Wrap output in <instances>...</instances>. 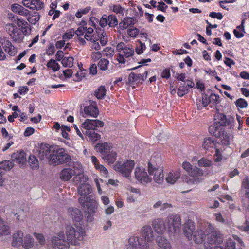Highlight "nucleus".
I'll use <instances>...</instances> for the list:
<instances>
[{"label":"nucleus","instance_id":"obj_1","mask_svg":"<svg viewBox=\"0 0 249 249\" xmlns=\"http://www.w3.org/2000/svg\"><path fill=\"white\" fill-rule=\"evenodd\" d=\"M195 230V223L188 220L183 226V232L189 240L200 244L204 242L205 249H222L219 244L222 241L220 232L209 223Z\"/></svg>","mask_w":249,"mask_h":249},{"label":"nucleus","instance_id":"obj_2","mask_svg":"<svg viewBox=\"0 0 249 249\" xmlns=\"http://www.w3.org/2000/svg\"><path fill=\"white\" fill-rule=\"evenodd\" d=\"M84 231L81 227L74 228L71 225H67L66 227V235L68 241L66 240L64 232L58 233L56 236L51 238V246L53 248L57 247L59 249H68L69 245H79L80 242L83 239Z\"/></svg>","mask_w":249,"mask_h":249},{"label":"nucleus","instance_id":"obj_3","mask_svg":"<svg viewBox=\"0 0 249 249\" xmlns=\"http://www.w3.org/2000/svg\"><path fill=\"white\" fill-rule=\"evenodd\" d=\"M9 18L15 23H9L6 25V29L13 41H23L24 36H28L31 32V27L24 19L19 18L14 14H9Z\"/></svg>","mask_w":249,"mask_h":249},{"label":"nucleus","instance_id":"obj_4","mask_svg":"<svg viewBox=\"0 0 249 249\" xmlns=\"http://www.w3.org/2000/svg\"><path fill=\"white\" fill-rule=\"evenodd\" d=\"M180 217L177 215H171L165 220L156 219L152 221V227L156 233L163 234L167 230L170 235H174L180 231L181 226Z\"/></svg>","mask_w":249,"mask_h":249},{"label":"nucleus","instance_id":"obj_5","mask_svg":"<svg viewBox=\"0 0 249 249\" xmlns=\"http://www.w3.org/2000/svg\"><path fill=\"white\" fill-rule=\"evenodd\" d=\"M71 160V157L65 152L63 148L57 150H52L48 158L50 164L55 166L60 164L68 162Z\"/></svg>","mask_w":249,"mask_h":249},{"label":"nucleus","instance_id":"obj_6","mask_svg":"<svg viewBox=\"0 0 249 249\" xmlns=\"http://www.w3.org/2000/svg\"><path fill=\"white\" fill-rule=\"evenodd\" d=\"M134 166L135 162L134 160H127L124 162H117L114 166V169L124 177L130 179V175Z\"/></svg>","mask_w":249,"mask_h":249},{"label":"nucleus","instance_id":"obj_7","mask_svg":"<svg viewBox=\"0 0 249 249\" xmlns=\"http://www.w3.org/2000/svg\"><path fill=\"white\" fill-rule=\"evenodd\" d=\"M78 202L82 207L87 208V213L90 215L94 214L98 208V204L96 202L89 196L80 197L78 199Z\"/></svg>","mask_w":249,"mask_h":249},{"label":"nucleus","instance_id":"obj_8","mask_svg":"<svg viewBox=\"0 0 249 249\" xmlns=\"http://www.w3.org/2000/svg\"><path fill=\"white\" fill-rule=\"evenodd\" d=\"M201 97L196 100L197 107L198 109L206 107L209 104H216L219 102L218 94H201Z\"/></svg>","mask_w":249,"mask_h":249},{"label":"nucleus","instance_id":"obj_9","mask_svg":"<svg viewBox=\"0 0 249 249\" xmlns=\"http://www.w3.org/2000/svg\"><path fill=\"white\" fill-rule=\"evenodd\" d=\"M148 172L150 176H153V179L158 184H161L164 180L162 167H157L151 162L148 163Z\"/></svg>","mask_w":249,"mask_h":249},{"label":"nucleus","instance_id":"obj_10","mask_svg":"<svg viewBox=\"0 0 249 249\" xmlns=\"http://www.w3.org/2000/svg\"><path fill=\"white\" fill-rule=\"evenodd\" d=\"M141 235L142 237L144 243L148 244V249H150L153 245L154 240V233L151 226H143L141 230Z\"/></svg>","mask_w":249,"mask_h":249},{"label":"nucleus","instance_id":"obj_11","mask_svg":"<svg viewBox=\"0 0 249 249\" xmlns=\"http://www.w3.org/2000/svg\"><path fill=\"white\" fill-rule=\"evenodd\" d=\"M134 175L135 178L142 184L148 183L152 181L151 178L148 175L145 168L142 167H137L135 169Z\"/></svg>","mask_w":249,"mask_h":249},{"label":"nucleus","instance_id":"obj_12","mask_svg":"<svg viewBox=\"0 0 249 249\" xmlns=\"http://www.w3.org/2000/svg\"><path fill=\"white\" fill-rule=\"evenodd\" d=\"M183 169L192 177H199L204 175V171L196 166H193L188 161H184L182 164Z\"/></svg>","mask_w":249,"mask_h":249},{"label":"nucleus","instance_id":"obj_13","mask_svg":"<svg viewBox=\"0 0 249 249\" xmlns=\"http://www.w3.org/2000/svg\"><path fill=\"white\" fill-rule=\"evenodd\" d=\"M128 249H149L148 244L144 243L142 238L132 236L128 240Z\"/></svg>","mask_w":249,"mask_h":249},{"label":"nucleus","instance_id":"obj_14","mask_svg":"<svg viewBox=\"0 0 249 249\" xmlns=\"http://www.w3.org/2000/svg\"><path fill=\"white\" fill-rule=\"evenodd\" d=\"M104 123L99 120L86 119L81 124L82 129L86 130H95L97 127H102Z\"/></svg>","mask_w":249,"mask_h":249},{"label":"nucleus","instance_id":"obj_15","mask_svg":"<svg viewBox=\"0 0 249 249\" xmlns=\"http://www.w3.org/2000/svg\"><path fill=\"white\" fill-rule=\"evenodd\" d=\"M215 122L209 126V131L211 135L215 137H219L225 131V127L221 123V121L217 120L214 117Z\"/></svg>","mask_w":249,"mask_h":249},{"label":"nucleus","instance_id":"obj_16","mask_svg":"<svg viewBox=\"0 0 249 249\" xmlns=\"http://www.w3.org/2000/svg\"><path fill=\"white\" fill-rule=\"evenodd\" d=\"M83 170L81 164H77V170L75 173V177L73 178V181L77 185L82 184H86L88 178L87 176L83 173Z\"/></svg>","mask_w":249,"mask_h":249},{"label":"nucleus","instance_id":"obj_17","mask_svg":"<svg viewBox=\"0 0 249 249\" xmlns=\"http://www.w3.org/2000/svg\"><path fill=\"white\" fill-rule=\"evenodd\" d=\"M217 120L221 121V123L225 127L226 126H229L230 129H232L234 126L235 120L232 117H227L224 114L220 113H216L214 115Z\"/></svg>","mask_w":249,"mask_h":249},{"label":"nucleus","instance_id":"obj_18","mask_svg":"<svg viewBox=\"0 0 249 249\" xmlns=\"http://www.w3.org/2000/svg\"><path fill=\"white\" fill-rule=\"evenodd\" d=\"M84 112L87 116L96 118L99 114V111L96 102L90 101L89 105L84 107Z\"/></svg>","mask_w":249,"mask_h":249},{"label":"nucleus","instance_id":"obj_19","mask_svg":"<svg viewBox=\"0 0 249 249\" xmlns=\"http://www.w3.org/2000/svg\"><path fill=\"white\" fill-rule=\"evenodd\" d=\"M138 22V19L135 17H126L119 23V28L121 30H124L128 27H133Z\"/></svg>","mask_w":249,"mask_h":249},{"label":"nucleus","instance_id":"obj_20","mask_svg":"<svg viewBox=\"0 0 249 249\" xmlns=\"http://www.w3.org/2000/svg\"><path fill=\"white\" fill-rule=\"evenodd\" d=\"M144 81L143 76L141 74H136L133 72L130 73L128 78V82L133 89L135 88L134 84H142Z\"/></svg>","mask_w":249,"mask_h":249},{"label":"nucleus","instance_id":"obj_21","mask_svg":"<svg viewBox=\"0 0 249 249\" xmlns=\"http://www.w3.org/2000/svg\"><path fill=\"white\" fill-rule=\"evenodd\" d=\"M24 234L21 231H16L12 235V246L19 248L21 246L24 238Z\"/></svg>","mask_w":249,"mask_h":249},{"label":"nucleus","instance_id":"obj_22","mask_svg":"<svg viewBox=\"0 0 249 249\" xmlns=\"http://www.w3.org/2000/svg\"><path fill=\"white\" fill-rule=\"evenodd\" d=\"M77 170V164L74 166L73 168H65L60 172V178L64 181H68L73 175H75Z\"/></svg>","mask_w":249,"mask_h":249},{"label":"nucleus","instance_id":"obj_23","mask_svg":"<svg viewBox=\"0 0 249 249\" xmlns=\"http://www.w3.org/2000/svg\"><path fill=\"white\" fill-rule=\"evenodd\" d=\"M69 215L75 221L79 222L83 219L82 212L78 209L75 208H69L68 209Z\"/></svg>","mask_w":249,"mask_h":249},{"label":"nucleus","instance_id":"obj_24","mask_svg":"<svg viewBox=\"0 0 249 249\" xmlns=\"http://www.w3.org/2000/svg\"><path fill=\"white\" fill-rule=\"evenodd\" d=\"M11 10L15 14L25 16L29 14L30 11L18 3H14L11 6Z\"/></svg>","mask_w":249,"mask_h":249},{"label":"nucleus","instance_id":"obj_25","mask_svg":"<svg viewBox=\"0 0 249 249\" xmlns=\"http://www.w3.org/2000/svg\"><path fill=\"white\" fill-rule=\"evenodd\" d=\"M92 192L91 186L88 184H82L77 188V192L82 197L89 196V195Z\"/></svg>","mask_w":249,"mask_h":249},{"label":"nucleus","instance_id":"obj_26","mask_svg":"<svg viewBox=\"0 0 249 249\" xmlns=\"http://www.w3.org/2000/svg\"><path fill=\"white\" fill-rule=\"evenodd\" d=\"M51 148L48 145H42L39 148V150L38 152V156L41 160L47 159L48 160V158L50 154L52 153Z\"/></svg>","mask_w":249,"mask_h":249},{"label":"nucleus","instance_id":"obj_27","mask_svg":"<svg viewBox=\"0 0 249 249\" xmlns=\"http://www.w3.org/2000/svg\"><path fill=\"white\" fill-rule=\"evenodd\" d=\"M35 240L31 235L26 234L23 238L21 246L24 249H30L35 246Z\"/></svg>","mask_w":249,"mask_h":249},{"label":"nucleus","instance_id":"obj_28","mask_svg":"<svg viewBox=\"0 0 249 249\" xmlns=\"http://www.w3.org/2000/svg\"><path fill=\"white\" fill-rule=\"evenodd\" d=\"M11 232V231L8 223L0 217V237L9 235Z\"/></svg>","mask_w":249,"mask_h":249},{"label":"nucleus","instance_id":"obj_29","mask_svg":"<svg viewBox=\"0 0 249 249\" xmlns=\"http://www.w3.org/2000/svg\"><path fill=\"white\" fill-rule=\"evenodd\" d=\"M180 177V172L179 170L172 171L168 174L165 178V180L167 183L173 184L179 179Z\"/></svg>","mask_w":249,"mask_h":249},{"label":"nucleus","instance_id":"obj_30","mask_svg":"<svg viewBox=\"0 0 249 249\" xmlns=\"http://www.w3.org/2000/svg\"><path fill=\"white\" fill-rule=\"evenodd\" d=\"M12 160L19 163H23L26 162V158L25 153L23 151H17L12 155Z\"/></svg>","mask_w":249,"mask_h":249},{"label":"nucleus","instance_id":"obj_31","mask_svg":"<svg viewBox=\"0 0 249 249\" xmlns=\"http://www.w3.org/2000/svg\"><path fill=\"white\" fill-rule=\"evenodd\" d=\"M202 147L207 150H211V149H216V152H218V149L216 148V144L214 140L210 137L204 139Z\"/></svg>","mask_w":249,"mask_h":249},{"label":"nucleus","instance_id":"obj_32","mask_svg":"<svg viewBox=\"0 0 249 249\" xmlns=\"http://www.w3.org/2000/svg\"><path fill=\"white\" fill-rule=\"evenodd\" d=\"M19 204L17 203L13 204L11 206V213H13L14 216H16V219L18 221H19L21 219V216L23 213V209L20 207H19Z\"/></svg>","mask_w":249,"mask_h":249},{"label":"nucleus","instance_id":"obj_33","mask_svg":"<svg viewBox=\"0 0 249 249\" xmlns=\"http://www.w3.org/2000/svg\"><path fill=\"white\" fill-rule=\"evenodd\" d=\"M159 247L161 249H170L171 246L170 243L162 236H158L156 239Z\"/></svg>","mask_w":249,"mask_h":249},{"label":"nucleus","instance_id":"obj_34","mask_svg":"<svg viewBox=\"0 0 249 249\" xmlns=\"http://www.w3.org/2000/svg\"><path fill=\"white\" fill-rule=\"evenodd\" d=\"M3 48L5 51L11 56H15L17 53L16 48L9 40L4 42Z\"/></svg>","mask_w":249,"mask_h":249},{"label":"nucleus","instance_id":"obj_35","mask_svg":"<svg viewBox=\"0 0 249 249\" xmlns=\"http://www.w3.org/2000/svg\"><path fill=\"white\" fill-rule=\"evenodd\" d=\"M97 148L100 152L102 157L105 155L108 154L111 150H112V146L111 144L104 143L99 144L97 145Z\"/></svg>","mask_w":249,"mask_h":249},{"label":"nucleus","instance_id":"obj_36","mask_svg":"<svg viewBox=\"0 0 249 249\" xmlns=\"http://www.w3.org/2000/svg\"><path fill=\"white\" fill-rule=\"evenodd\" d=\"M241 190V191L244 193L245 197L247 198L249 201V181L248 178L247 177L242 181Z\"/></svg>","mask_w":249,"mask_h":249},{"label":"nucleus","instance_id":"obj_37","mask_svg":"<svg viewBox=\"0 0 249 249\" xmlns=\"http://www.w3.org/2000/svg\"><path fill=\"white\" fill-rule=\"evenodd\" d=\"M218 138L220 139V142L222 145L228 146L230 144L231 140L232 137L230 133H227L225 130Z\"/></svg>","mask_w":249,"mask_h":249},{"label":"nucleus","instance_id":"obj_38","mask_svg":"<svg viewBox=\"0 0 249 249\" xmlns=\"http://www.w3.org/2000/svg\"><path fill=\"white\" fill-rule=\"evenodd\" d=\"M33 235L38 241V242L36 244V248L39 249L40 247L45 245V239L42 234L34 232Z\"/></svg>","mask_w":249,"mask_h":249},{"label":"nucleus","instance_id":"obj_39","mask_svg":"<svg viewBox=\"0 0 249 249\" xmlns=\"http://www.w3.org/2000/svg\"><path fill=\"white\" fill-rule=\"evenodd\" d=\"M116 152L112 150L108 154L103 156L102 158L108 163H112L116 160Z\"/></svg>","mask_w":249,"mask_h":249},{"label":"nucleus","instance_id":"obj_40","mask_svg":"<svg viewBox=\"0 0 249 249\" xmlns=\"http://www.w3.org/2000/svg\"><path fill=\"white\" fill-rule=\"evenodd\" d=\"M48 68L51 69L53 72H56L59 71L60 69V66L57 62L54 59L52 58L50 59L46 64Z\"/></svg>","mask_w":249,"mask_h":249},{"label":"nucleus","instance_id":"obj_41","mask_svg":"<svg viewBox=\"0 0 249 249\" xmlns=\"http://www.w3.org/2000/svg\"><path fill=\"white\" fill-rule=\"evenodd\" d=\"M74 58L72 56L65 57L61 61L63 67L71 68L73 65Z\"/></svg>","mask_w":249,"mask_h":249},{"label":"nucleus","instance_id":"obj_42","mask_svg":"<svg viewBox=\"0 0 249 249\" xmlns=\"http://www.w3.org/2000/svg\"><path fill=\"white\" fill-rule=\"evenodd\" d=\"M28 162L31 168L36 169L39 167L38 160L34 155H30L28 158Z\"/></svg>","mask_w":249,"mask_h":249},{"label":"nucleus","instance_id":"obj_43","mask_svg":"<svg viewBox=\"0 0 249 249\" xmlns=\"http://www.w3.org/2000/svg\"><path fill=\"white\" fill-rule=\"evenodd\" d=\"M197 164L200 167H209L213 164V161L205 158H202L198 160Z\"/></svg>","mask_w":249,"mask_h":249},{"label":"nucleus","instance_id":"obj_44","mask_svg":"<svg viewBox=\"0 0 249 249\" xmlns=\"http://www.w3.org/2000/svg\"><path fill=\"white\" fill-rule=\"evenodd\" d=\"M88 71L84 69L79 70L75 74V78L73 79L74 81L79 82L81 81L84 77H85L87 75Z\"/></svg>","mask_w":249,"mask_h":249},{"label":"nucleus","instance_id":"obj_45","mask_svg":"<svg viewBox=\"0 0 249 249\" xmlns=\"http://www.w3.org/2000/svg\"><path fill=\"white\" fill-rule=\"evenodd\" d=\"M155 209L160 208L161 211H164L167 209L172 207V205L168 203H164L161 201H157L153 206Z\"/></svg>","mask_w":249,"mask_h":249},{"label":"nucleus","instance_id":"obj_46","mask_svg":"<svg viewBox=\"0 0 249 249\" xmlns=\"http://www.w3.org/2000/svg\"><path fill=\"white\" fill-rule=\"evenodd\" d=\"M94 130L85 131L86 135L92 141H96L100 138V135L96 133Z\"/></svg>","mask_w":249,"mask_h":249},{"label":"nucleus","instance_id":"obj_47","mask_svg":"<svg viewBox=\"0 0 249 249\" xmlns=\"http://www.w3.org/2000/svg\"><path fill=\"white\" fill-rule=\"evenodd\" d=\"M14 166L13 161L11 160H4L0 162V169L4 170H9Z\"/></svg>","mask_w":249,"mask_h":249},{"label":"nucleus","instance_id":"obj_48","mask_svg":"<svg viewBox=\"0 0 249 249\" xmlns=\"http://www.w3.org/2000/svg\"><path fill=\"white\" fill-rule=\"evenodd\" d=\"M220 235L222 237V240H223L222 235L221 234H220ZM222 242H223V241H222V242L219 244V246H220L221 247L222 249H235V243L232 239H230L226 241V243L225 245L224 248L223 246H222Z\"/></svg>","mask_w":249,"mask_h":249},{"label":"nucleus","instance_id":"obj_49","mask_svg":"<svg viewBox=\"0 0 249 249\" xmlns=\"http://www.w3.org/2000/svg\"><path fill=\"white\" fill-rule=\"evenodd\" d=\"M108 25L110 27H114L118 24L117 17L113 14H110L108 16Z\"/></svg>","mask_w":249,"mask_h":249},{"label":"nucleus","instance_id":"obj_50","mask_svg":"<svg viewBox=\"0 0 249 249\" xmlns=\"http://www.w3.org/2000/svg\"><path fill=\"white\" fill-rule=\"evenodd\" d=\"M109 63V62L107 59L101 58L98 63V66L100 70L106 71L108 68Z\"/></svg>","mask_w":249,"mask_h":249},{"label":"nucleus","instance_id":"obj_51","mask_svg":"<svg viewBox=\"0 0 249 249\" xmlns=\"http://www.w3.org/2000/svg\"><path fill=\"white\" fill-rule=\"evenodd\" d=\"M112 10L114 13L119 14L123 16L124 15V11L125 10V9L120 4H114L112 6Z\"/></svg>","mask_w":249,"mask_h":249},{"label":"nucleus","instance_id":"obj_52","mask_svg":"<svg viewBox=\"0 0 249 249\" xmlns=\"http://www.w3.org/2000/svg\"><path fill=\"white\" fill-rule=\"evenodd\" d=\"M133 28H129L127 30L128 35L130 37L135 38L139 35L140 30L138 28L132 27Z\"/></svg>","mask_w":249,"mask_h":249},{"label":"nucleus","instance_id":"obj_53","mask_svg":"<svg viewBox=\"0 0 249 249\" xmlns=\"http://www.w3.org/2000/svg\"><path fill=\"white\" fill-rule=\"evenodd\" d=\"M60 131L61 135L63 138L66 139H69V135L68 132L71 131L70 127L62 125L61 126Z\"/></svg>","mask_w":249,"mask_h":249},{"label":"nucleus","instance_id":"obj_54","mask_svg":"<svg viewBox=\"0 0 249 249\" xmlns=\"http://www.w3.org/2000/svg\"><path fill=\"white\" fill-rule=\"evenodd\" d=\"M137 42L140 43V46H137L135 48V52L137 54L140 55L143 53L146 47L145 43L142 42L141 40H138Z\"/></svg>","mask_w":249,"mask_h":249},{"label":"nucleus","instance_id":"obj_55","mask_svg":"<svg viewBox=\"0 0 249 249\" xmlns=\"http://www.w3.org/2000/svg\"><path fill=\"white\" fill-rule=\"evenodd\" d=\"M55 52L54 45L53 43H50L49 45L46 50L45 54H47L48 56H51L54 54Z\"/></svg>","mask_w":249,"mask_h":249},{"label":"nucleus","instance_id":"obj_56","mask_svg":"<svg viewBox=\"0 0 249 249\" xmlns=\"http://www.w3.org/2000/svg\"><path fill=\"white\" fill-rule=\"evenodd\" d=\"M108 16L105 14L103 15L101 18L100 20H98V22L99 23L100 26L102 28L105 27L107 25H108Z\"/></svg>","mask_w":249,"mask_h":249},{"label":"nucleus","instance_id":"obj_57","mask_svg":"<svg viewBox=\"0 0 249 249\" xmlns=\"http://www.w3.org/2000/svg\"><path fill=\"white\" fill-rule=\"evenodd\" d=\"M74 35V29L71 28L70 31L66 32L63 35L62 37L63 39L70 40L73 38Z\"/></svg>","mask_w":249,"mask_h":249},{"label":"nucleus","instance_id":"obj_58","mask_svg":"<svg viewBox=\"0 0 249 249\" xmlns=\"http://www.w3.org/2000/svg\"><path fill=\"white\" fill-rule=\"evenodd\" d=\"M235 104L237 107L241 108H245L248 105L247 102L246 100L242 98L237 99L235 102Z\"/></svg>","mask_w":249,"mask_h":249},{"label":"nucleus","instance_id":"obj_59","mask_svg":"<svg viewBox=\"0 0 249 249\" xmlns=\"http://www.w3.org/2000/svg\"><path fill=\"white\" fill-rule=\"evenodd\" d=\"M209 16L213 18H216L218 20H221L223 16L221 12H211L209 13Z\"/></svg>","mask_w":249,"mask_h":249},{"label":"nucleus","instance_id":"obj_60","mask_svg":"<svg viewBox=\"0 0 249 249\" xmlns=\"http://www.w3.org/2000/svg\"><path fill=\"white\" fill-rule=\"evenodd\" d=\"M35 4L33 5V10L36 9L37 11L41 10L44 7V4L41 0H37L35 1Z\"/></svg>","mask_w":249,"mask_h":249},{"label":"nucleus","instance_id":"obj_61","mask_svg":"<svg viewBox=\"0 0 249 249\" xmlns=\"http://www.w3.org/2000/svg\"><path fill=\"white\" fill-rule=\"evenodd\" d=\"M123 53L124 54V56L126 58L132 56L134 54V50L127 47H125V48L123 51Z\"/></svg>","mask_w":249,"mask_h":249},{"label":"nucleus","instance_id":"obj_62","mask_svg":"<svg viewBox=\"0 0 249 249\" xmlns=\"http://www.w3.org/2000/svg\"><path fill=\"white\" fill-rule=\"evenodd\" d=\"M158 5L157 6V10L162 12H165L168 6L162 1L158 2Z\"/></svg>","mask_w":249,"mask_h":249},{"label":"nucleus","instance_id":"obj_63","mask_svg":"<svg viewBox=\"0 0 249 249\" xmlns=\"http://www.w3.org/2000/svg\"><path fill=\"white\" fill-rule=\"evenodd\" d=\"M195 88L199 89L201 92H204L205 89V85L203 82L201 80H198L196 82Z\"/></svg>","mask_w":249,"mask_h":249},{"label":"nucleus","instance_id":"obj_64","mask_svg":"<svg viewBox=\"0 0 249 249\" xmlns=\"http://www.w3.org/2000/svg\"><path fill=\"white\" fill-rule=\"evenodd\" d=\"M13 144L12 141H9L7 142H4L0 145V148L3 152H5Z\"/></svg>","mask_w":249,"mask_h":249}]
</instances>
